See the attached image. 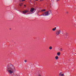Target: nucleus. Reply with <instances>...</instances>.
I'll return each mask as SVG.
<instances>
[{"label":"nucleus","instance_id":"obj_1","mask_svg":"<svg viewBox=\"0 0 76 76\" xmlns=\"http://www.w3.org/2000/svg\"><path fill=\"white\" fill-rule=\"evenodd\" d=\"M7 69L9 73L11 75H14V73H15V68L13 65L10 64L7 67Z\"/></svg>","mask_w":76,"mask_h":76},{"label":"nucleus","instance_id":"obj_2","mask_svg":"<svg viewBox=\"0 0 76 76\" xmlns=\"http://www.w3.org/2000/svg\"><path fill=\"white\" fill-rule=\"evenodd\" d=\"M51 11H49L45 12L44 14L45 15V16H48V15L51 14Z\"/></svg>","mask_w":76,"mask_h":76},{"label":"nucleus","instance_id":"obj_3","mask_svg":"<svg viewBox=\"0 0 76 76\" xmlns=\"http://www.w3.org/2000/svg\"><path fill=\"white\" fill-rule=\"evenodd\" d=\"M61 32V31L60 30H59L56 32V36L57 35H58L59 34H60V32Z\"/></svg>","mask_w":76,"mask_h":76},{"label":"nucleus","instance_id":"obj_4","mask_svg":"<svg viewBox=\"0 0 76 76\" xmlns=\"http://www.w3.org/2000/svg\"><path fill=\"white\" fill-rule=\"evenodd\" d=\"M59 76H64V74L63 73V72H61L59 74Z\"/></svg>","mask_w":76,"mask_h":76},{"label":"nucleus","instance_id":"obj_5","mask_svg":"<svg viewBox=\"0 0 76 76\" xmlns=\"http://www.w3.org/2000/svg\"><path fill=\"white\" fill-rule=\"evenodd\" d=\"M34 10H35V9H34V8H32L30 9V12H33Z\"/></svg>","mask_w":76,"mask_h":76},{"label":"nucleus","instance_id":"obj_6","mask_svg":"<svg viewBox=\"0 0 76 76\" xmlns=\"http://www.w3.org/2000/svg\"><path fill=\"white\" fill-rule=\"evenodd\" d=\"M29 12V11L28 10H26V11H23V13H27V12Z\"/></svg>","mask_w":76,"mask_h":76},{"label":"nucleus","instance_id":"obj_7","mask_svg":"<svg viewBox=\"0 0 76 76\" xmlns=\"http://www.w3.org/2000/svg\"><path fill=\"white\" fill-rule=\"evenodd\" d=\"M60 54H61V53H60V52H58L57 53V55L58 56H60Z\"/></svg>","mask_w":76,"mask_h":76},{"label":"nucleus","instance_id":"obj_8","mask_svg":"<svg viewBox=\"0 0 76 76\" xmlns=\"http://www.w3.org/2000/svg\"><path fill=\"white\" fill-rule=\"evenodd\" d=\"M55 59L56 60H58V56H56L55 57Z\"/></svg>","mask_w":76,"mask_h":76},{"label":"nucleus","instance_id":"obj_9","mask_svg":"<svg viewBox=\"0 0 76 76\" xmlns=\"http://www.w3.org/2000/svg\"><path fill=\"white\" fill-rule=\"evenodd\" d=\"M22 4H23L22 3H20L19 4V6H20V7H22Z\"/></svg>","mask_w":76,"mask_h":76},{"label":"nucleus","instance_id":"obj_10","mask_svg":"<svg viewBox=\"0 0 76 76\" xmlns=\"http://www.w3.org/2000/svg\"><path fill=\"white\" fill-rule=\"evenodd\" d=\"M42 76V75H41V74L39 73L37 75V76Z\"/></svg>","mask_w":76,"mask_h":76},{"label":"nucleus","instance_id":"obj_11","mask_svg":"<svg viewBox=\"0 0 76 76\" xmlns=\"http://www.w3.org/2000/svg\"><path fill=\"white\" fill-rule=\"evenodd\" d=\"M41 11L42 12H45V11H46V10L45 9H43Z\"/></svg>","mask_w":76,"mask_h":76},{"label":"nucleus","instance_id":"obj_12","mask_svg":"<svg viewBox=\"0 0 76 76\" xmlns=\"http://www.w3.org/2000/svg\"><path fill=\"white\" fill-rule=\"evenodd\" d=\"M52 48H52V47L51 46H50L49 48V49H50V50H52Z\"/></svg>","mask_w":76,"mask_h":76},{"label":"nucleus","instance_id":"obj_13","mask_svg":"<svg viewBox=\"0 0 76 76\" xmlns=\"http://www.w3.org/2000/svg\"><path fill=\"white\" fill-rule=\"evenodd\" d=\"M56 27H55L53 29V31H56Z\"/></svg>","mask_w":76,"mask_h":76},{"label":"nucleus","instance_id":"obj_14","mask_svg":"<svg viewBox=\"0 0 76 76\" xmlns=\"http://www.w3.org/2000/svg\"><path fill=\"white\" fill-rule=\"evenodd\" d=\"M13 76H18V75H14Z\"/></svg>","mask_w":76,"mask_h":76},{"label":"nucleus","instance_id":"obj_15","mask_svg":"<svg viewBox=\"0 0 76 76\" xmlns=\"http://www.w3.org/2000/svg\"><path fill=\"white\" fill-rule=\"evenodd\" d=\"M24 61L25 63H26V62H27V61L26 60H25Z\"/></svg>","mask_w":76,"mask_h":76},{"label":"nucleus","instance_id":"obj_16","mask_svg":"<svg viewBox=\"0 0 76 76\" xmlns=\"http://www.w3.org/2000/svg\"><path fill=\"white\" fill-rule=\"evenodd\" d=\"M61 50L63 51V49H62V48L61 49Z\"/></svg>","mask_w":76,"mask_h":76},{"label":"nucleus","instance_id":"obj_17","mask_svg":"<svg viewBox=\"0 0 76 76\" xmlns=\"http://www.w3.org/2000/svg\"><path fill=\"white\" fill-rule=\"evenodd\" d=\"M24 7H26V5H24Z\"/></svg>","mask_w":76,"mask_h":76},{"label":"nucleus","instance_id":"obj_18","mask_svg":"<svg viewBox=\"0 0 76 76\" xmlns=\"http://www.w3.org/2000/svg\"><path fill=\"white\" fill-rule=\"evenodd\" d=\"M41 1H43L44 0H40Z\"/></svg>","mask_w":76,"mask_h":76},{"label":"nucleus","instance_id":"obj_19","mask_svg":"<svg viewBox=\"0 0 76 76\" xmlns=\"http://www.w3.org/2000/svg\"><path fill=\"white\" fill-rule=\"evenodd\" d=\"M26 0H22V1H25Z\"/></svg>","mask_w":76,"mask_h":76},{"label":"nucleus","instance_id":"obj_20","mask_svg":"<svg viewBox=\"0 0 76 76\" xmlns=\"http://www.w3.org/2000/svg\"><path fill=\"white\" fill-rule=\"evenodd\" d=\"M66 13H69V12H67Z\"/></svg>","mask_w":76,"mask_h":76},{"label":"nucleus","instance_id":"obj_21","mask_svg":"<svg viewBox=\"0 0 76 76\" xmlns=\"http://www.w3.org/2000/svg\"><path fill=\"white\" fill-rule=\"evenodd\" d=\"M36 1H38V0H36Z\"/></svg>","mask_w":76,"mask_h":76},{"label":"nucleus","instance_id":"obj_22","mask_svg":"<svg viewBox=\"0 0 76 76\" xmlns=\"http://www.w3.org/2000/svg\"><path fill=\"white\" fill-rule=\"evenodd\" d=\"M57 1H58V0H57Z\"/></svg>","mask_w":76,"mask_h":76}]
</instances>
